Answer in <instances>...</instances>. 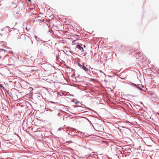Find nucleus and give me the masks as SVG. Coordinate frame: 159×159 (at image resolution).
<instances>
[{"instance_id":"f257e3e1","label":"nucleus","mask_w":159,"mask_h":159,"mask_svg":"<svg viewBox=\"0 0 159 159\" xmlns=\"http://www.w3.org/2000/svg\"><path fill=\"white\" fill-rule=\"evenodd\" d=\"M80 44H77L76 45V48H77L78 49L80 50L81 51H83L84 49L82 47V45L80 44Z\"/></svg>"},{"instance_id":"f03ea898","label":"nucleus","mask_w":159,"mask_h":159,"mask_svg":"<svg viewBox=\"0 0 159 159\" xmlns=\"http://www.w3.org/2000/svg\"><path fill=\"white\" fill-rule=\"evenodd\" d=\"M82 68L85 71H88V69L84 65L82 66Z\"/></svg>"},{"instance_id":"7ed1b4c3","label":"nucleus","mask_w":159,"mask_h":159,"mask_svg":"<svg viewBox=\"0 0 159 159\" xmlns=\"http://www.w3.org/2000/svg\"><path fill=\"white\" fill-rule=\"evenodd\" d=\"M78 65L80 67L82 68V66H83V65H81V64H80V63H78Z\"/></svg>"},{"instance_id":"20e7f679","label":"nucleus","mask_w":159,"mask_h":159,"mask_svg":"<svg viewBox=\"0 0 159 159\" xmlns=\"http://www.w3.org/2000/svg\"><path fill=\"white\" fill-rule=\"evenodd\" d=\"M17 159H23L22 157H20Z\"/></svg>"},{"instance_id":"39448f33","label":"nucleus","mask_w":159,"mask_h":159,"mask_svg":"<svg viewBox=\"0 0 159 159\" xmlns=\"http://www.w3.org/2000/svg\"><path fill=\"white\" fill-rule=\"evenodd\" d=\"M75 41L74 40L73 41H72V43H73L74 42H75Z\"/></svg>"},{"instance_id":"423d86ee","label":"nucleus","mask_w":159,"mask_h":159,"mask_svg":"<svg viewBox=\"0 0 159 159\" xmlns=\"http://www.w3.org/2000/svg\"><path fill=\"white\" fill-rule=\"evenodd\" d=\"M75 103L76 104H77V102H75Z\"/></svg>"},{"instance_id":"0eeeda50","label":"nucleus","mask_w":159,"mask_h":159,"mask_svg":"<svg viewBox=\"0 0 159 159\" xmlns=\"http://www.w3.org/2000/svg\"><path fill=\"white\" fill-rule=\"evenodd\" d=\"M28 1H29L30 2L31 1L30 0H28Z\"/></svg>"},{"instance_id":"6e6552de","label":"nucleus","mask_w":159,"mask_h":159,"mask_svg":"<svg viewBox=\"0 0 159 159\" xmlns=\"http://www.w3.org/2000/svg\"><path fill=\"white\" fill-rule=\"evenodd\" d=\"M66 111H68V110H66Z\"/></svg>"},{"instance_id":"1a4fd4ad","label":"nucleus","mask_w":159,"mask_h":159,"mask_svg":"<svg viewBox=\"0 0 159 159\" xmlns=\"http://www.w3.org/2000/svg\"><path fill=\"white\" fill-rule=\"evenodd\" d=\"M93 112H94V111L93 110H92Z\"/></svg>"},{"instance_id":"9d476101","label":"nucleus","mask_w":159,"mask_h":159,"mask_svg":"<svg viewBox=\"0 0 159 159\" xmlns=\"http://www.w3.org/2000/svg\"><path fill=\"white\" fill-rule=\"evenodd\" d=\"M70 143H72V142H71V141H70Z\"/></svg>"}]
</instances>
